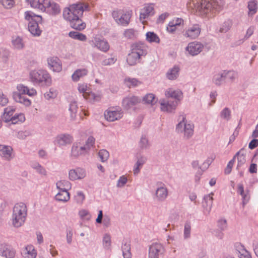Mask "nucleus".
Returning a JSON list of instances; mask_svg holds the SVG:
<instances>
[{
    "label": "nucleus",
    "mask_w": 258,
    "mask_h": 258,
    "mask_svg": "<svg viewBox=\"0 0 258 258\" xmlns=\"http://www.w3.org/2000/svg\"><path fill=\"white\" fill-rule=\"evenodd\" d=\"M190 5L194 7L199 15L208 18L214 17L218 11L216 3H210L207 0H192Z\"/></svg>",
    "instance_id": "1"
},
{
    "label": "nucleus",
    "mask_w": 258,
    "mask_h": 258,
    "mask_svg": "<svg viewBox=\"0 0 258 258\" xmlns=\"http://www.w3.org/2000/svg\"><path fill=\"white\" fill-rule=\"evenodd\" d=\"M81 11V3L80 2L66 8L63 12V18L70 22L71 27L76 29L81 30V19L79 15Z\"/></svg>",
    "instance_id": "2"
},
{
    "label": "nucleus",
    "mask_w": 258,
    "mask_h": 258,
    "mask_svg": "<svg viewBox=\"0 0 258 258\" xmlns=\"http://www.w3.org/2000/svg\"><path fill=\"white\" fill-rule=\"evenodd\" d=\"M131 52L126 58V61L130 66H134L140 62L142 56L147 53L146 46L143 43H136L132 45Z\"/></svg>",
    "instance_id": "3"
},
{
    "label": "nucleus",
    "mask_w": 258,
    "mask_h": 258,
    "mask_svg": "<svg viewBox=\"0 0 258 258\" xmlns=\"http://www.w3.org/2000/svg\"><path fill=\"white\" fill-rule=\"evenodd\" d=\"M18 92L13 93V98L17 102L23 104L26 106H29L31 104V101L26 98L24 95L27 94L30 96L36 95L37 92L33 88L29 89L27 86L23 84H19L17 87Z\"/></svg>",
    "instance_id": "4"
},
{
    "label": "nucleus",
    "mask_w": 258,
    "mask_h": 258,
    "mask_svg": "<svg viewBox=\"0 0 258 258\" xmlns=\"http://www.w3.org/2000/svg\"><path fill=\"white\" fill-rule=\"evenodd\" d=\"M31 6L52 15H57L60 11L59 5L54 2H51L50 0H42L41 1L38 0V1L31 2Z\"/></svg>",
    "instance_id": "5"
},
{
    "label": "nucleus",
    "mask_w": 258,
    "mask_h": 258,
    "mask_svg": "<svg viewBox=\"0 0 258 258\" xmlns=\"http://www.w3.org/2000/svg\"><path fill=\"white\" fill-rule=\"evenodd\" d=\"M178 120L179 122L176 125V132L178 133H183V138L185 140L189 139L194 134V124L187 122L186 116L183 113L179 116Z\"/></svg>",
    "instance_id": "6"
},
{
    "label": "nucleus",
    "mask_w": 258,
    "mask_h": 258,
    "mask_svg": "<svg viewBox=\"0 0 258 258\" xmlns=\"http://www.w3.org/2000/svg\"><path fill=\"white\" fill-rule=\"evenodd\" d=\"M25 18L29 21L28 30L29 32L35 36H39L41 35L42 31L39 28L38 23L42 20L40 16L36 15L30 11L25 13Z\"/></svg>",
    "instance_id": "7"
},
{
    "label": "nucleus",
    "mask_w": 258,
    "mask_h": 258,
    "mask_svg": "<svg viewBox=\"0 0 258 258\" xmlns=\"http://www.w3.org/2000/svg\"><path fill=\"white\" fill-rule=\"evenodd\" d=\"M56 185L59 192L55 197V200L63 202L68 201L70 199L68 190L71 188V183L68 180H61L56 182Z\"/></svg>",
    "instance_id": "8"
},
{
    "label": "nucleus",
    "mask_w": 258,
    "mask_h": 258,
    "mask_svg": "<svg viewBox=\"0 0 258 258\" xmlns=\"http://www.w3.org/2000/svg\"><path fill=\"white\" fill-rule=\"evenodd\" d=\"M31 81L42 86H50L51 79L49 74L44 70H34L30 74Z\"/></svg>",
    "instance_id": "9"
},
{
    "label": "nucleus",
    "mask_w": 258,
    "mask_h": 258,
    "mask_svg": "<svg viewBox=\"0 0 258 258\" xmlns=\"http://www.w3.org/2000/svg\"><path fill=\"white\" fill-rule=\"evenodd\" d=\"M164 248L161 243H153L149 248L148 258H159L164 254Z\"/></svg>",
    "instance_id": "10"
},
{
    "label": "nucleus",
    "mask_w": 258,
    "mask_h": 258,
    "mask_svg": "<svg viewBox=\"0 0 258 258\" xmlns=\"http://www.w3.org/2000/svg\"><path fill=\"white\" fill-rule=\"evenodd\" d=\"M157 189L155 191V199L158 202H164L168 195V190L165 184L158 182L157 184Z\"/></svg>",
    "instance_id": "11"
},
{
    "label": "nucleus",
    "mask_w": 258,
    "mask_h": 258,
    "mask_svg": "<svg viewBox=\"0 0 258 258\" xmlns=\"http://www.w3.org/2000/svg\"><path fill=\"white\" fill-rule=\"evenodd\" d=\"M16 250L8 243H0V256L5 258H14Z\"/></svg>",
    "instance_id": "12"
},
{
    "label": "nucleus",
    "mask_w": 258,
    "mask_h": 258,
    "mask_svg": "<svg viewBox=\"0 0 258 258\" xmlns=\"http://www.w3.org/2000/svg\"><path fill=\"white\" fill-rule=\"evenodd\" d=\"M122 112L121 109H117L112 107L107 110L104 112L105 119L109 121H114L121 118Z\"/></svg>",
    "instance_id": "13"
},
{
    "label": "nucleus",
    "mask_w": 258,
    "mask_h": 258,
    "mask_svg": "<svg viewBox=\"0 0 258 258\" xmlns=\"http://www.w3.org/2000/svg\"><path fill=\"white\" fill-rule=\"evenodd\" d=\"M160 108L162 111L172 112L174 111L178 105V101H160Z\"/></svg>",
    "instance_id": "14"
},
{
    "label": "nucleus",
    "mask_w": 258,
    "mask_h": 258,
    "mask_svg": "<svg viewBox=\"0 0 258 258\" xmlns=\"http://www.w3.org/2000/svg\"><path fill=\"white\" fill-rule=\"evenodd\" d=\"M201 28L199 25L194 24L185 31L184 36L190 39H196L200 35Z\"/></svg>",
    "instance_id": "15"
},
{
    "label": "nucleus",
    "mask_w": 258,
    "mask_h": 258,
    "mask_svg": "<svg viewBox=\"0 0 258 258\" xmlns=\"http://www.w3.org/2000/svg\"><path fill=\"white\" fill-rule=\"evenodd\" d=\"M204 45L198 42L189 43L186 47V50L192 56L198 55L203 49Z\"/></svg>",
    "instance_id": "16"
},
{
    "label": "nucleus",
    "mask_w": 258,
    "mask_h": 258,
    "mask_svg": "<svg viewBox=\"0 0 258 258\" xmlns=\"http://www.w3.org/2000/svg\"><path fill=\"white\" fill-rule=\"evenodd\" d=\"M73 140L72 137L70 135L60 134L56 137L55 142L59 147H62L70 145Z\"/></svg>",
    "instance_id": "17"
},
{
    "label": "nucleus",
    "mask_w": 258,
    "mask_h": 258,
    "mask_svg": "<svg viewBox=\"0 0 258 258\" xmlns=\"http://www.w3.org/2000/svg\"><path fill=\"white\" fill-rule=\"evenodd\" d=\"M0 155L8 161L14 158L13 148L10 146L0 145Z\"/></svg>",
    "instance_id": "18"
},
{
    "label": "nucleus",
    "mask_w": 258,
    "mask_h": 258,
    "mask_svg": "<svg viewBox=\"0 0 258 258\" xmlns=\"http://www.w3.org/2000/svg\"><path fill=\"white\" fill-rule=\"evenodd\" d=\"M50 69L54 72H59L62 70L61 64L59 59L57 57H51L47 59Z\"/></svg>",
    "instance_id": "19"
},
{
    "label": "nucleus",
    "mask_w": 258,
    "mask_h": 258,
    "mask_svg": "<svg viewBox=\"0 0 258 258\" xmlns=\"http://www.w3.org/2000/svg\"><path fill=\"white\" fill-rule=\"evenodd\" d=\"M140 101L141 99L138 97L135 96L126 97L122 100V106L125 109H128L136 105Z\"/></svg>",
    "instance_id": "20"
},
{
    "label": "nucleus",
    "mask_w": 258,
    "mask_h": 258,
    "mask_svg": "<svg viewBox=\"0 0 258 258\" xmlns=\"http://www.w3.org/2000/svg\"><path fill=\"white\" fill-rule=\"evenodd\" d=\"M27 207L26 205L23 203L17 204L15 205L13 208V213L20 217L24 216L26 218L27 216Z\"/></svg>",
    "instance_id": "21"
},
{
    "label": "nucleus",
    "mask_w": 258,
    "mask_h": 258,
    "mask_svg": "<svg viewBox=\"0 0 258 258\" xmlns=\"http://www.w3.org/2000/svg\"><path fill=\"white\" fill-rule=\"evenodd\" d=\"M154 14V8L152 4L148 5L141 10L140 19L141 21H142L146 19L150 16L153 15Z\"/></svg>",
    "instance_id": "22"
},
{
    "label": "nucleus",
    "mask_w": 258,
    "mask_h": 258,
    "mask_svg": "<svg viewBox=\"0 0 258 258\" xmlns=\"http://www.w3.org/2000/svg\"><path fill=\"white\" fill-rule=\"evenodd\" d=\"M165 95L167 97L174 98L175 99L174 101H178V103L182 97V92L179 89L173 90L169 88L166 91Z\"/></svg>",
    "instance_id": "23"
},
{
    "label": "nucleus",
    "mask_w": 258,
    "mask_h": 258,
    "mask_svg": "<svg viewBox=\"0 0 258 258\" xmlns=\"http://www.w3.org/2000/svg\"><path fill=\"white\" fill-rule=\"evenodd\" d=\"M24 258H36L37 252L32 245L26 246L22 252Z\"/></svg>",
    "instance_id": "24"
},
{
    "label": "nucleus",
    "mask_w": 258,
    "mask_h": 258,
    "mask_svg": "<svg viewBox=\"0 0 258 258\" xmlns=\"http://www.w3.org/2000/svg\"><path fill=\"white\" fill-rule=\"evenodd\" d=\"M82 96L89 101L94 100L95 94L92 92L91 89L87 85H82Z\"/></svg>",
    "instance_id": "25"
},
{
    "label": "nucleus",
    "mask_w": 258,
    "mask_h": 258,
    "mask_svg": "<svg viewBox=\"0 0 258 258\" xmlns=\"http://www.w3.org/2000/svg\"><path fill=\"white\" fill-rule=\"evenodd\" d=\"M244 152L245 150L244 148H242L239 151L236 153L233 158V159H234V161L236 158H237V169H239L246 162L245 153Z\"/></svg>",
    "instance_id": "26"
},
{
    "label": "nucleus",
    "mask_w": 258,
    "mask_h": 258,
    "mask_svg": "<svg viewBox=\"0 0 258 258\" xmlns=\"http://www.w3.org/2000/svg\"><path fill=\"white\" fill-rule=\"evenodd\" d=\"M179 70L180 69L177 66L169 69L166 74L167 78L170 80H176L179 76Z\"/></svg>",
    "instance_id": "27"
},
{
    "label": "nucleus",
    "mask_w": 258,
    "mask_h": 258,
    "mask_svg": "<svg viewBox=\"0 0 258 258\" xmlns=\"http://www.w3.org/2000/svg\"><path fill=\"white\" fill-rule=\"evenodd\" d=\"M237 192L239 193L242 197V204L244 206L249 201L250 198V196L249 194V191L248 190L245 192L244 190V187L242 184H239L238 185V189Z\"/></svg>",
    "instance_id": "28"
},
{
    "label": "nucleus",
    "mask_w": 258,
    "mask_h": 258,
    "mask_svg": "<svg viewBox=\"0 0 258 258\" xmlns=\"http://www.w3.org/2000/svg\"><path fill=\"white\" fill-rule=\"evenodd\" d=\"M95 46L103 52H106L109 48V45L108 42L104 40H101L99 38H95Z\"/></svg>",
    "instance_id": "29"
},
{
    "label": "nucleus",
    "mask_w": 258,
    "mask_h": 258,
    "mask_svg": "<svg viewBox=\"0 0 258 258\" xmlns=\"http://www.w3.org/2000/svg\"><path fill=\"white\" fill-rule=\"evenodd\" d=\"M213 194L211 193L210 195H207L204 197V202H203V207H204L205 211L208 214H209L213 204V198L211 196Z\"/></svg>",
    "instance_id": "30"
},
{
    "label": "nucleus",
    "mask_w": 258,
    "mask_h": 258,
    "mask_svg": "<svg viewBox=\"0 0 258 258\" xmlns=\"http://www.w3.org/2000/svg\"><path fill=\"white\" fill-rule=\"evenodd\" d=\"M95 139L94 137L90 136L87 140L84 147H82V155L88 154L95 143Z\"/></svg>",
    "instance_id": "31"
},
{
    "label": "nucleus",
    "mask_w": 258,
    "mask_h": 258,
    "mask_svg": "<svg viewBox=\"0 0 258 258\" xmlns=\"http://www.w3.org/2000/svg\"><path fill=\"white\" fill-rule=\"evenodd\" d=\"M212 81L216 86H219L226 82L225 76H224L223 71L221 73L216 74L213 78Z\"/></svg>",
    "instance_id": "32"
},
{
    "label": "nucleus",
    "mask_w": 258,
    "mask_h": 258,
    "mask_svg": "<svg viewBox=\"0 0 258 258\" xmlns=\"http://www.w3.org/2000/svg\"><path fill=\"white\" fill-rule=\"evenodd\" d=\"M15 109L12 107H8L5 109L3 115L2 116V120L6 122H9L11 117H13V113L15 111Z\"/></svg>",
    "instance_id": "33"
},
{
    "label": "nucleus",
    "mask_w": 258,
    "mask_h": 258,
    "mask_svg": "<svg viewBox=\"0 0 258 258\" xmlns=\"http://www.w3.org/2000/svg\"><path fill=\"white\" fill-rule=\"evenodd\" d=\"M26 218L24 216L20 217L14 213H13L12 216V223L15 227H21L25 222Z\"/></svg>",
    "instance_id": "34"
},
{
    "label": "nucleus",
    "mask_w": 258,
    "mask_h": 258,
    "mask_svg": "<svg viewBox=\"0 0 258 258\" xmlns=\"http://www.w3.org/2000/svg\"><path fill=\"white\" fill-rule=\"evenodd\" d=\"M131 15L127 12L124 14L121 13L117 23L122 26H127L130 21Z\"/></svg>",
    "instance_id": "35"
},
{
    "label": "nucleus",
    "mask_w": 258,
    "mask_h": 258,
    "mask_svg": "<svg viewBox=\"0 0 258 258\" xmlns=\"http://www.w3.org/2000/svg\"><path fill=\"white\" fill-rule=\"evenodd\" d=\"M81 169L80 168H77L75 169H71L69 171V175L70 180H75L80 179L81 174Z\"/></svg>",
    "instance_id": "36"
},
{
    "label": "nucleus",
    "mask_w": 258,
    "mask_h": 258,
    "mask_svg": "<svg viewBox=\"0 0 258 258\" xmlns=\"http://www.w3.org/2000/svg\"><path fill=\"white\" fill-rule=\"evenodd\" d=\"M81 151V144L80 142H76L74 143L72 148L71 155L72 156L77 158L80 154Z\"/></svg>",
    "instance_id": "37"
},
{
    "label": "nucleus",
    "mask_w": 258,
    "mask_h": 258,
    "mask_svg": "<svg viewBox=\"0 0 258 258\" xmlns=\"http://www.w3.org/2000/svg\"><path fill=\"white\" fill-rule=\"evenodd\" d=\"M124 82L125 85L128 88L136 87L141 84V82L135 78H126Z\"/></svg>",
    "instance_id": "38"
},
{
    "label": "nucleus",
    "mask_w": 258,
    "mask_h": 258,
    "mask_svg": "<svg viewBox=\"0 0 258 258\" xmlns=\"http://www.w3.org/2000/svg\"><path fill=\"white\" fill-rule=\"evenodd\" d=\"M146 161V158L144 157H141L138 159L134 169V173L135 174H137L140 172V168L145 163Z\"/></svg>",
    "instance_id": "39"
},
{
    "label": "nucleus",
    "mask_w": 258,
    "mask_h": 258,
    "mask_svg": "<svg viewBox=\"0 0 258 258\" xmlns=\"http://www.w3.org/2000/svg\"><path fill=\"white\" fill-rule=\"evenodd\" d=\"M12 43L16 49H21L24 47V43L23 40L19 36H17L15 38H13Z\"/></svg>",
    "instance_id": "40"
},
{
    "label": "nucleus",
    "mask_w": 258,
    "mask_h": 258,
    "mask_svg": "<svg viewBox=\"0 0 258 258\" xmlns=\"http://www.w3.org/2000/svg\"><path fill=\"white\" fill-rule=\"evenodd\" d=\"M146 39L150 42L159 43L160 39L155 33L148 32L146 33Z\"/></svg>",
    "instance_id": "41"
},
{
    "label": "nucleus",
    "mask_w": 258,
    "mask_h": 258,
    "mask_svg": "<svg viewBox=\"0 0 258 258\" xmlns=\"http://www.w3.org/2000/svg\"><path fill=\"white\" fill-rule=\"evenodd\" d=\"M122 251L123 256H125L126 257H129L132 256L131 252V245L129 242H125L122 246Z\"/></svg>",
    "instance_id": "42"
},
{
    "label": "nucleus",
    "mask_w": 258,
    "mask_h": 258,
    "mask_svg": "<svg viewBox=\"0 0 258 258\" xmlns=\"http://www.w3.org/2000/svg\"><path fill=\"white\" fill-rule=\"evenodd\" d=\"M143 101L145 103L153 105L156 102L157 100L155 99V95L153 94L150 93L147 94L143 97Z\"/></svg>",
    "instance_id": "43"
},
{
    "label": "nucleus",
    "mask_w": 258,
    "mask_h": 258,
    "mask_svg": "<svg viewBox=\"0 0 258 258\" xmlns=\"http://www.w3.org/2000/svg\"><path fill=\"white\" fill-rule=\"evenodd\" d=\"M223 73L224 76H225L226 81L232 82L237 76V74L232 71H224Z\"/></svg>",
    "instance_id": "44"
},
{
    "label": "nucleus",
    "mask_w": 258,
    "mask_h": 258,
    "mask_svg": "<svg viewBox=\"0 0 258 258\" xmlns=\"http://www.w3.org/2000/svg\"><path fill=\"white\" fill-rule=\"evenodd\" d=\"M25 120V116L23 114H19L18 115H15L13 117H11L10 119L9 122H11L10 124H16L18 122H22Z\"/></svg>",
    "instance_id": "45"
},
{
    "label": "nucleus",
    "mask_w": 258,
    "mask_h": 258,
    "mask_svg": "<svg viewBox=\"0 0 258 258\" xmlns=\"http://www.w3.org/2000/svg\"><path fill=\"white\" fill-rule=\"evenodd\" d=\"M31 167L35 170H36L37 172H38L39 174L46 175V171L45 169L38 163L37 162H34L31 165Z\"/></svg>",
    "instance_id": "46"
},
{
    "label": "nucleus",
    "mask_w": 258,
    "mask_h": 258,
    "mask_svg": "<svg viewBox=\"0 0 258 258\" xmlns=\"http://www.w3.org/2000/svg\"><path fill=\"white\" fill-rule=\"evenodd\" d=\"M248 8L249 10V15H253L256 12L257 4L255 1H252L248 3Z\"/></svg>",
    "instance_id": "47"
},
{
    "label": "nucleus",
    "mask_w": 258,
    "mask_h": 258,
    "mask_svg": "<svg viewBox=\"0 0 258 258\" xmlns=\"http://www.w3.org/2000/svg\"><path fill=\"white\" fill-rule=\"evenodd\" d=\"M103 245L105 249H109L111 245V237L108 234H105L103 239Z\"/></svg>",
    "instance_id": "48"
},
{
    "label": "nucleus",
    "mask_w": 258,
    "mask_h": 258,
    "mask_svg": "<svg viewBox=\"0 0 258 258\" xmlns=\"http://www.w3.org/2000/svg\"><path fill=\"white\" fill-rule=\"evenodd\" d=\"M98 156L102 162H105L108 159L109 154L106 150H101L99 151Z\"/></svg>",
    "instance_id": "49"
},
{
    "label": "nucleus",
    "mask_w": 258,
    "mask_h": 258,
    "mask_svg": "<svg viewBox=\"0 0 258 258\" xmlns=\"http://www.w3.org/2000/svg\"><path fill=\"white\" fill-rule=\"evenodd\" d=\"M231 25V22L230 21L224 22L220 28L219 31L221 33L227 32L230 29Z\"/></svg>",
    "instance_id": "50"
},
{
    "label": "nucleus",
    "mask_w": 258,
    "mask_h": 258,
    "mask_svg": "<svg viewBox=\"0 0 258 258\" xmlns=\"http://www.w3.org/2000/svg\"><path fill=\"white\" fill-rule=\"evenodd\" d=\"M123 34L127 39H134L136 37V31L133 29H126Z\"/></svg>",
    "instance_id": "51"
},
{
    "label": "nucleus",
    "mask_w": 258,
    "mask_h": 258,
    "mask_svg": "<svg viewBox=\"0 0 258 258\" xmlns=\"http://www.w3.org/2000/svg\"><path fill=\"white\" fill-rule=\"evenodd\" d=\"M78 109L77 102L76 101L72 102L70 105V111L72 112L71 117L73 119L76 116V113L77 112Z\"/></svg>",
    "instance_id": "52"
},
{
    "label": "nucleus",
    "mask_w": 258,
    "mask_h": 258,
    "mask_svg": "<svg viewBox=\"0 0 258 258\" xmlns=\"http://www.w3.org/2000/svg\"><path fill=\"white\" fill-rule=\"evenodd\" d=\"M220 116L222 118L228 120L230 118L231 111L228 108L225 107L221 111Z\"/></svg>",
    "instance_id": "53"
},
{
    "label": "nucleus",
    "mask_w": 258,
    "mask_h": 258,
    "mask_svg": "<svg viewBox=\"0 0 258 258\" xmlns=\"http://www.w3.org/2000/svg\"><path fill=\"white\" fill-rule=\"evenodd\" d=\"M30 131L27 130L25 131H20L18 133L17 137L20 139L24 140L26 137L31 135Z\"/></svg>",
    "instance_id": "54"
},
{
    "label": "nucleus",
    "mask_w": 258,
    "mask_h": 258,
    "mask_svg": "<svg viewBox=\"0 0 258 258\" xmlns=\"http://www.w3.org/2000/svg\"><path fill=\"white\" fill-rule=\"evenodd\" d=\"M254 32V28L253 27H250L247 30L246 33L244 36V39L239 40L238 45L242 43L244 40L248 38L250 36L252 35Z\"/></svg>",
    "instance_id": "55"
},
{
    "label": "nucleus",
    "mask_w": 258,
    "mask_h": 258,
    "mask_svg": "<svg viewBox=\"0 0 258 258\" xmlns=\"http://www.w3.org/2000/svg\"><path fill=\"white\" fill-rule=\"evenodd\" d=\"M149 146L148 139L145 136H142L140 141V148L142 149H146Z\"/></svg>",
    "instance_id": "56"
},
{
    "label": "nucleus",
    "mask_w": 258,
    "mask_h": 258,
    "mask_svg": "<svg viewBox=\"0 0 258 258\" xmlns=\"http://www.w3.org/2000/svg\"><path fill=\"white\" fill-rule=\"evenodd\" d=\"M191 226L189 222H187L184 225V236L185 238L190 236Z\"/></svg>",
    "instance_id": "57"
},
{
    "label": "nucleus",
    "mask_w": 258,
    "mask_h": 258,
    "mask_svg": "<svg viewBox=\"0 0 258 258\" xmlns=\"http://www.w3.org/2000/svg\"><path fill=\"white\" fill-rule=\"evenodd\" d=\"M0 2L7 9L11 8L14 4V0H0Z\"/></svg>",
    "instance_id": "58"
},
{
    "label": "nucleus",
    "mask_w": 258,
    "mask_h": 258,
    "mask_svg": "<svg viewBox=\"0 0 258 258\" xmlns=\"http://www.w3.org/2000/svg\"><path fill=\"white\" fill-rule=\"evenodd\" d=\"M81 78V69H77L72 75V79L73 82H78Z\"/></svg>",
    "instance_id": "59"
},
{
    "label": "nucleus",
    "mask_w": 258,
    "mask_h": 258,
    "mask_svg": "<svg viewBox=\"0 0 258 258\" xmlns=\"http://www.w3.org/2000/svg\"><path fill=\"white\" fill-rule=\"evenodd\" d=\"M127 181V178L125 176L122 175V176L120 177L119 179L117 181L116 186L118 187H122L124 186Z\"/></svg>",
    "instance_id": "60"
},
{
    "label": "nucleus",
    "mask_w": 258,
    "mask_h": 258,
    "mask_svg": "<svg viewBox=\"0 0 258 258\" xmlns=\"http://www.w3.org/2000/svg\"><path fill=\"white\" fill-rule=\"evenodd\" d=\"M8 103V98L0 91V105L4 106Z\"/></svg>",
    "instance_id": "61"
},
{
    "label": "nucleus",
    "mask_w": 258,
    "mask_h": 258,
    "mask_svg": "<svg viewBox=\"0 0 258 258\" xmlns=\"http://www.w3.org/2000/svg\"><path fill=\"white\" fill-rule=\"evenodd\" d=\"M166 30L168 32L171 34H173L176 30V26L174 25L173 22H169L166 27Z\"/></svg>",
    "instance_id": "62"
},
{
    "label": "nucleus",
    "mask_w": 258,
    "mask_h": 258,
    "mask_svg": "<svg viewBox=\"0 0 258 258\" xmlns=\"http://www.w3.org/2000/svg\"><path fill=\"white\" fill-rule=\"evenodd\" d=\"M234 163V159H232L228 162L227 166L225 169V173L226 174H228L231 172Z\"/></svg>",
    "instance_id": "63"
},
{
    "label": "nucleus",
    "mask_w": 258,
    "mask_h": 258,
    "mask_svg": "<svg viewBox=\"0 0 258 258\" xmlns=\"http://www.w3.org/2000/svg\"><path fill=\"white\" fill-rule=\"evenodd\" d=\"M56 96V93L53 89H50L49 91L44 94V97L47 99L53 98Z\"/></svg>",
    "instance_id": "64"
}]
</instances>
